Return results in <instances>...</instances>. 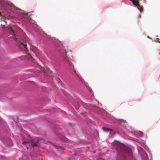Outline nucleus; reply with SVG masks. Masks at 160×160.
Segmentation results:
<instances>
[{
    "label": "nucleus",
    "instance_id": "obj_1",
    "mask_svg": "<svg viewBox=\"0 0 160 160\" xmlns=\"http://www.w3.org/2000/svg\"><path fill=\"white\" fill-rule=\"evenodd\" d=\"M39 140H37L36 141L34 140H31L29 141H23V144L29 143L30 144L31 146L34 148V147H38L39 145Z\"/></svg>",
    "mask_w": 160,
    "mask_h": 160
},
{
    "label": "nucleus",
    "instance_id": "obj_2",
    "mask_svg": "<svg viewBox=\"0 0 160 160\" xmlns=\"http://www.w3.org/2000/svg\"><path fill=\"white\" fill-rule=\"evenodd\" d=\"M133 3V4L137 7L142 12V7L140 6L139 4V0H130Z\"/></svg>",
    "mask_w": 160,
    "mask_h": 160
},
{
    "label": "nucleus",
    "instance_id": "obj_3",
    "mask_svg": "<svg viewBox=\"0 0 160 160\" xmlns=\"http://www.w3.org/2000/svg\"><path fill=\"white\" fill-rule=\"evenodd\" d=\"M112 146H113L114 148H116L117 149L118 148H121L122 146V144L116 141H115L112 142Z\"/></svg>",
    "mask_w": 160,
    "mask_h": 160
},
{
    "label": "nucleus",
    "instance_id": "obj_4",
    "mask_svg": "<svg viewBox=\"0 0 160 160\" xmlns=\"http://www.w3.org/2000/svg\"><path fill=\"white\" fill-rule=\"evenodd\" d=\"M20 42L21 43V44L22 45V46H23L24 48L26 49L27 50V42H26L25 41H24L23 40H20Z\"/></svg>",
    "mask_w": 160,
    "mask_h": 160
},
{
    "label": "nucleus",
    "instance_id": "obj_5",
    "mask_svg": "<svg viewBox=\"0 0 160 160\" xmlns=\"http://www.w3.org/2000/svg\"><path fill=\"white\" fill-rule=\"evenodd\" d=\"M143 134V132L141 131H139L136 133V135L139 137H141L142 135Z\"/></svg>",
    "mask_w": 160,
    "mask_h": 160
},
{
    "label": "nucleus",
    "instance_id": "obj_6",
    "mask_svg": "<svg viewBox=\"0 0 160 160\" xmlns=\"http://www.w3.org/2000/svg\"><path fill=\"white\" fill-rule=\"evenodd\" d=\"M102 128L104 131H107V132H110L112 130L111 129L108 128H106L104 127H103Z\"/></svg>",
    "mask_w": 160,
    "mask_h": 160
},
{
    "label": "nucleus",
    "instance_id": "obj_7",
    "mask_svg": "<svg viewBox=\"0 0 160 160\" xmlns=\"http://www.w3.org/2000/svg\"><path fill=\"white\" fill-rule=\"evenodd\" d=\"M68 64L69 67L71 69H72L73 68V65H72L71 63L69 62L68 63Z\"/></svg>",
    "mask_w": 160,
    "mask_h": 160
},
{
    "label": "nucleus",
    "instance_id": "obj_8",
    "mask_svg": "<svg viewBox=\"0 0 160 160\" xmlns=\"http://www.w3.org/2000/svg\"><path fill=\"white\" fill-rule=\"evenodd\" d=\"M44 72H45L46 73H47L48 72V71L49 69V68L48 67H47V66H46L45 68L44 67Z\"/></svg>",
    "mask_w": 160,
    "mask_h": 160
},
{
    "label": "nucleus",
    "instance_id": "obj_9",
    "mask_svg": "<svg viewBox=\"0 0 160 160\" xmlns=\"http://www.w3.org/2000/svg\"><path fill=\"white\" fill-rule=\"evenodd\" d=\"M77 105L76 106V109H78L79 108V105H78V103H77Z\"/></svg>",
    "mask_w": 160,
    "mask_h": 160
},
{
    "label": "nucleus",
    "instance_id": "obj_10",
    "mask_svg": "<svg viewBox=\"0 0 160 160\" xmlns=\"http://www.w3.org/2000/svg\"><path fill=\"white\" fill-rule=\"evenodd\" d=\"M12 32L13 34H14V38H15L16 39H17V38L16 37V36H15V35L14 34V32L13 31H12Z\"/></svg>",
    "mask_w": 160,
    "mask_h": 160
},
{
    "label": "nucleus",
    "instance_id": "obj_11",
    "mask_svg": "<svg viewBox=\"0 0 160 160\" xmlns=\"http://www.w3.org/2000/svg\"><path fill=\"white\" fill-rule=\"evenodd\" d=\"M59 148L61 150H63L64 149V148H63V147H60Z\"/></svg>",
    "mask_w": 160,
    "mask_h": 160
},
{
    "label": "nucleus",
    "instance_id": "obj_12",
    "mask_svg": "<svg viewBox=\"0 0 160 160\" xmlns=\"http://www.w3.org/2000/svg\"><path fill=\"white\" fill-rule=\"evenodd\" d=\"M138 17L139 18H141V15L139 14L138 15Z\"/></svg>",
    "mask_w": 160,
    "mask_h": 160
},
{
    "label": "nucleus",
    "instance_id": "obj_13",
    "mask_svg": "<svg viewBox=\"0 0 160 160\" xmlns=\"http://www.w3.org/2000/svg\"><path fill=\"white\" fill-rule=\"evenodd\" d=\"M128 151L129 152L130 154H131V150L130 149H129Z\"/></svg>",
    "mask_w": 160,
    "mask_h": 160
},
{
    "label": "nucleus",
    "instance_id": "obj_14",
    "mask_svg": "<svg viewBox=\"0 0 160 160\" xmlns=\"http://www.w3.org/2000/svg\"><path fill=\"white\" fill-rule=\"evenodd\" d=\"M28 147H27V149H28Z\"/></svg>",
    "mask_w": 160,
    "mask_h": 160
}]
</instances>
